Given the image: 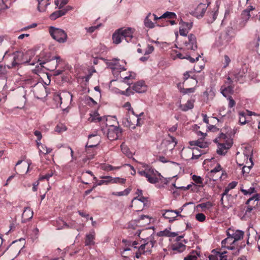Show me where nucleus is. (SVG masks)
Returning <instances> with one entry per match:
<instances>
[{"mask_svg":"<svg viewBox=\"0 0 260 260\" xmlns=\"http://www.w3.org/2000/svg\"><path fill=\"white\" fill-rule=\"evenodd\" d=\"M40 153H42L44 154H46L50 153L52 149L50 148L47 147L45 145L42 144L39 142V144L38 145Z\"/></svg>","mask_w":260,"mask_h":260,"instance_id":"nucleus-35","label":"nucleus"},{"mask_svg":"<svg viewBox=\"0 0 260 260\" xmlns=\"http://www.w3.org/2000/svg\"><path fill=\"white\" fill-rule=\"evenodd\" d=\"M120 168V167H113L111 165L107 164H103L101 166V169L105 171H110L112 170H118Z\"/></svg>","mask_w":260,"mask_h":260,"instance_id":"nucleus-36","label":"nucleus"},{"mask_svg":"<svg viewBox=\"0 0 260 260\" xmlns=\"http://www.w3.org/2000/svg\"><path fill=\"white\" fill-rule=\"evenodd\" d=\"M119 32L121 33L123 39H124L127 42L131 41L133 38V34L134 30L130 27L125 29H119Z\"/></svg>","mask_w":260,"mask_h":260,"instance_id":"nucleus-13","label":"nucleus"},{"mask_svg":"<svg viewBox=\"0 0 260 260\" xmlns=\"http://www.w3.org/2000/svg\"><path fill=\"white\" fill-rule=\"evenodd\" d=\"M244 73L241 74L240 72L234 71L232 74L235 81L237 82L240 81V79L243 77Z\"/></svg>","mask_w":260,"mask_h":260,"instance_id":"nucleus-43","label":"nucleus"},{"mask_svg":"<svg viewBox=\"0 0 260 260\" xmlns=\"http://www.w3.org/2000/svg\"><path fill=\"white\" fill-rule=\"evenodd\" d=\"M200 55H198V57H196V59H194L193 58L191 57L189 54H188V53H187L186 54V57L185 59H187V60H188L190 62L193 63L194 62H195L196 61H198L199 60V58L200 57Z\"/></svg>","mask_w":260,"mask_h":260,"instance_id":"nucleus-58","label":"nucleus"},{"mask_svg":"<svg viewBox=\"0 0 260 260\" xmlns=\"http://www.w3.org/2000/svg\"><path fill=\"white\" fill-rule=\"evenodd\" d=\"M66 14V11L58 10L52 13L49 16L50 19L54 20L57 18L63 16Z\"/></svg>","mask_w":260,"mask_h":260,"instance_id":"nucleus-33","label":"nucleus"},{"mask_svg":"<svg viewBox=\"0 0 260 260\" xmlns=\"http://www.w3.org/2000/svg\"><path fill=\"white\" fill-rule=\"evenodd\" d=\"M230 190V188L226 187L224 190L223 192L222 193V196H223V197H225V198H232L231 194H228V192H229Z\"/></svg>","mask_w":260,"mask_h":260,"instance_id":"nucleus-60","label":"nucleus"},{"mask_svg":"<svg viewBox=\"0 0 260 260\" xmlns=\"http://www.w3.org/2000/svg\"><path fill=\"white\" fill-rule=\"evenodd\" d=\"M231 62V59L228 55H224V60L223 61V68L225 69L226 68Z\"/></svg>","mask_w":260,"mask_h":260,"instance_id":"nucleus-49","label":"nucleus"},{"mask_svg":"<svg viewBox=\"0 0 260 260\" xmlns=\"http://www.w3.org/2000/svg\"><path fill=\"white\" fill-rule=\"evenodd\" d=\"M144 168V170H139L138 173L141 176L145 177L150 183L155 184L158 182L160 174L148 165L145 166Z\"/></svg>","mask_w":260,"mask_h":260,"instance_id":"nucleus-3","label":"nucleus"},{"mask_svg":"<svg viewBox=\"0 0 260 260\" xmlns=\"http://www.w3.org/2000/svg\"><path fill=\"white\" fill-rule=\"evenodd\" d=\"M196 88L194 87L188 88H184L180 87L179 89V91L181 93L183 94H188L190 93H193L195 91Z\"/></svg>","mask_w":260,"mask_h":260,"instance_id":"nucleus-44","label":"nucleus"},{"mask_svg":"<svg viewBox=\"0 0 260 260\" xmlns=\"http://www.w3.org/2000/svg\"><path fill=\"white\" fill-rule=\"evenodd\" d=\"M192 179L196 183L198 184L199 185H203V179L200 176L193 175L192 176Z\"/></svg>","mask_w":260,"mask_h":260,"instance_id":"nucleus-46","label":"nucleus"},{"mask_svg":"<svg viewBox=\"0 0 260 260\" xmlns=\"http://www.w3.org/2000/svg\"><path fill=\"white\" fill-rule=\"evenodd\" d=\"M196 219L200 222H203L206 219V216L203 213H199L196 214Z\"/></svg>","mask_w":260,"mask_h":260,"instance_id":"nucleus-48","label":"nucleus"},{"mask_svg":"<svg viewBox=\"0 0 260 260\" xmlns=\"http://www.w3.org/2000/svg\"><path fill=\"white\" fill-rule=\"evenodd\" d=\"M213 206L212 203L210 202H207L206 203H203L197 205V208H201L203 209V210H205L206 209H209Z\"/></svg>","mask_w":260,"mask_h":260,"instance_id":"nucleus-39","label":"nucleus"},{"mask_svg":"<svg viewBox=\"0 0 260 260\" xmlns=\"http://www.w3.org/2000/svg\"><path fill=\"white\" fill-rule=\"evenodd\" d=\"M251 168V166H249V167H247L245 166H244L242 168V170L243 174L249 173V172L250 171Z\"/></svg>","mask_w":260,"mask_h":260,"instance_id":"nucleus-61","label":"nucleus"},{"mask_svg":"<svg viewBox=\"0 0 260 260\" xmlns=\"http://www.w3.org/2000/svg\"><path fill=\"white\" fill-rule=\"evenodd\" d=\"M238 184V182H236V181H233L231 183H230L228 185V187L229 188H230V189H234V188H235V187L237 186Z\"/></svg>","mask_w":260,"mask_h":260,"instance_id":"nucleus-64","label":"nucleus"},{"mask_svg":"<svg viewBox=\"0 0 260 260\" xmlns=\"http://www.w3.org/2000/svg\"><path fill=\"white\" fill-rule=\"evenodd\" d=\"M172 249L176 252H181L185 250L186 246L179 242L173 244L171 246Z\"/></svg>","mask_w":260,"mask_h":260,"instance_id":"nucleus-24","label":"nucleus"},{"mask_svg":"<svg viewBox=\"0 0 260 260\" xmlns=\"http://www.w3.org/2000/svg\"><path fill=\"white\" fill-rule=\"evenodd\" d=\"M154 51V47L152 45H148L147 49L145 51L144 55H148L151 54Z\"/></svg>","mask_w":260,"mask_h":260,"instance_id":"nucleus-52","label":"nucleus"},{"mask_svg":"<svg viewBox=\"0 0 260 260\" xmlns=\"http://www.w3.org/2000/svg\"><path fill=\"white\" fill-rule=\"evenodd\" d=\"M188 32V30H187L186 28L182 27V28H180L179 29V34L181 36H186Z\"/></svg>","mask_w":260,"mask_h":260,"instance_id":"nucleus-57","label":"nucleus"},{"mask_svg":"<svg viewBox=\"0 0 260 260\" xmlns=\"http://www.w3.org/2000/svg\"><path fill=\"white\" fill-rule=\"evenodd\" d=\"M106 64L109 68L113 70H117L118 71L121 72V71H125L126 70L123 67H121V66L119 64L118 60L116 59L108 60Z\"/></svg>","mask_w":260,"mask_h":260,"instance_id":"nucleus-15","label":"nucleus"},{"mask_svg":"<svg viewBox=\"0 0 260 260\" xmlns=\"http://www.w3.org/2000/svg\"><path fill=\"white\" fill-rule=\"evenodd\" d=\"M108 177H110V176H101L100 178L102 179L98 181V182L93 186V188L98 185H102L103 184L108 185L111 183L110 179H109Z\"/></svg>","mask_w":260,"mask_h":260,"instance_id":"nucleus-31","label":"nucleus"},{"mask_svg":"<svg viewBox=\"0 0 260 260\" xmlns=\"http://www.w3.org/2000/svg\"><path fill=\"white\" fill-rule=\"evenodd\" d=\"M251 15V13H249L247 11L244 10L242 11L241 13V18L243 20L242 23L240 24L242 25V27H244L247 21L250 18Z\"/></svg>","mask_w":260,"mask_h":260,"instance_id":"nucleus-26","label":"nucleus"},{"mask_svg":"<svg viewBox=\"0 0 260 260\" xmlns=\"http://www.w3.org/2000/svg\"><path fill=\"white\" fill-rule=\"evenodd\" d=\"M122 124L124 126L132 129H134L136 127V124L132 121L129 113H127L125 117L122 118Z\"/></svg>","mask_w":260,"mask_h":260,"instance_id":"nucleus-20","label":"nucleus"},{"mask_svg":"<svg viewBox=\"0 0 260 260\" xmlns=\"http://www.w3.org/2000/svg\"><path fill=\"white\" fill-rule=\"evenodd\" d=\"M122 39V36L121 33L119 32V29L115 31L112 35L113 42L114 44H119L121 43Z\"/></svg>","mask_w":260,"mask_h":260,"instance_id":"nucleus-29","label":"nucleus"},{"mask_svg":"<svg viewBox=\"0 0 260 260\" xmlns=\"http://www.w3.org/2000/svg\"><path fill=\"white\" fill-rule=\"evenodd\" d=\"M38 1V9L40 12H44L45 11L46 7L50 3L49 0H37Z\"/></svg>","mask_w":260,"mask_h":260,"instance_id":"nucleus-27","label":"nucleus"},{"mask_svg":"<svg viewBox=\"0 0 260 260\" xmlns=\"http://www.w3.org/2000/svg\"><path fill=\"white\" fill-rule=\"evenodd\" d=\"M182 27L186 28L187 30H189L192 27V22H183L182 24Z\"/></svg>","mask_w":260,"mask_h":260,"instance_id":"nucleus-59","label":"nucleus"},{"mask_svg":"<svg viewBox=\"0 0 260 260\" xmlns=\"http://www.w3.org/2000/svg\"><path fill=\"white\" fill-rule=\"evenodd\" d=\"M234 86L228 85L227 86H222L221 87V92L222 95L226 97L229 94H232L234 91Z\"/></svg>","mask_w":260,"mask_h":260,"instance_id":"nucleus-23","label":"nucleus"},{"mask_svg":"<svg viewBox=\"0 0 260 260\" xmlns=\"http://www.w3.org/2000/svg\"><path fill=\"white\" fill-rule=\"evenodd\" d=\"M155 241L154 240H148V239L145 240V243L140 246V250L144 249L145 253L150 252L151 249L154 246Z\"/></svg>","mask_w":260,"mask_h":260,"instance_id":"nucleus-17","label":"nucleus"},{"mask_svg":"<svg viewBox=\"0 0 260 260\" xmlns=\"http://www.w3.org/2000/svg\"><path fill=\"white\" fill-rule=\"evenodd\" d=\"M49 33L52 38L59 43H64L67 39L66 32L62 29L51 26L49 29Z\"/></svg>","mask_w":260,"mask_h":260,"instance_id":"nucleus-6","label":"nucleus"},{"mask_svg":"<svg viewBox=\"0 0 260 260\" xmlns=\"http://www.w3.org/2000/svg\"><path fill=\"white\" fill-rule=\"evenodd\" d=\"M13 61L11 63V68L16 67L20 64L30 62L28 61L25 55L22 52L16 51L13 54Z\"/></svg>","mask_w":260,"mask_h":260,"instance_id":"nucleus-9","label":"nucleus"},{"mask_svg":"<svg viewBox=\"0 0 260 260\" xmlns=\"http://www.w3.org/2000/svg\"><path fill=\"white\" fill-rule=\"evenodd\" d=\"M33 216V212L29 207H26L22 213V217L24 220H28Z\"/></svg>","mask_w":260,"mask_h":260,"instance_id":"nucleus-25","label":"nucleus"},{"mask_svg":"<svg viewBox=\"0 0 260 260\" xmlns=\"http://www.w3.org/2000/svg\"><path fill=\"white\" fill-rule=\"evenodd\" d=\"M131 191V188H127L124 189L122 191L113 192L112 193V194H113L114 196H127L129 193Z\"/></svg>","mask_w":260,"mask_h":260,"instance_id":"nucleus-41","label":"nucleus"},{"mask_svg":"<svg viewBox=\"0 0 260 260\" xmlns=\"http://www.w3.org/2000/svg\"><path fill=\"white\" fill-rule=\"evenodd\" d=\"M40 64L49 71H54L60 64L63 62V60L59 56H52L48 54L43 60H39Z\"/></svg>","mask_w":260,"mask_h":260,"instance_id":"nucleus-2","label":"nucleus"},{"mask_svg":"<svg viewBox=\"0 0 260 260\" xmlns=\"http://www.w3.org/2000/svg\"><path fill=\"white\" fill-rule=\"evenodd\" d=\"M102 117L98 112L94 111L93 113L90 114V117L88 118V120L90 122H100L102 120Z\"/></svg>","mask_w":260,"mask_h":260,"instance_id":"nucleus-30","label":"nucleus"},{"mask_svg":"<svg viewBox=\"0 0 260 260\" xmlns=\"http://www.w3.org/2000/svg\"><path fill=\"white\" fill-rule=\"evenodd\" d=\"M189 143L190 146H196L201 148H205L208 147V143L203 141V140L201 139L198 140L190 141Z\"/></svg>","mask_w":260,"mask_h":260,"instance_id":"nucleus-22","label":"nucleus"},{"mask_svg":"<svg viewBox=\"0 0 260 260\" xmlns=\"http://www.w3.org/2000/svg\"><path fill=\"white\" fill-rule=\"evenodd\" d=\"M22 166L24 167V169L23 170H21V169H20L19 168H18V170L19 171V174H22V173H26L27 172L28 170H29V164L28 163H25L24 164H23L22 165Z\"/></svg>","mask_w":260,"mask_h":260,"instance_id":"nucleus-50","label":"nucleus"},{"mask_svg":"<svg viewBox=\"0 0 260 260\" xmlns=\"http://www.w3.org/2000/svg\"><path fill=\"white\" fill-rule=\"evenodd\" d=\"M145 252H144V249H143L142 250H140V246L139 247L136 253V257L138 258L140 257L141 254H145Z\"/></svg>","mask_w":260,"mask_h":260,"instance_id":"nucleus-62","label":"nucleus"},{"mask_svg":"<svg viewBox=\"0 0 260 260\" xmlns=\"http://www.w3.org/2000/svg\"><path fill=\"white\" fill-rule=\"evenodd\" d=\"M239 115V122L241 125L246 124L249 121V117L253 115V113L248 110L240 111Z\"/></svg>","mask_w":260,"mask_h":260,"instance_id":"nucleus-14","label":"nucleus"},{"mask_svg":"<svg viewBox=\"0 0 260 260\" xmlns=\"http://www.w3.org/2000/svg\"><path fill=\"white\" fill-rule=\"evenodd\" d=\"M200 256V253L197 251L192 250L187 256L184 257V260H197L198 256Z\"/></svg>","mask_w":260,"mask_h":260,"instance_id":"nucleus-34","label":"nucleus"},{"mask_svg":"<svg viewBox=\"0 0 260 260\" xmlns=\"http://www.w3.org/2000/svg\"><path fill=\"white\" fill-rule=\"evenodd\" d=\"M34 135L36 137H37V145H39V141H40V140L42 139L41 133L39 131H35L34 132Z\"/></svg>","mask_w":260,"mask_h":260,"instance_id":"nucleus-56","label":"nucleus"},{"mask_svg":"<svg viewBox=\"0 0 260 260\" xmlns=\"http://www.w3.org/2000/svg\"><path fill=\"white\" fill-rule=\"evenodd\" d=\"M187 53L184 52V50H183L182 52H176V57L180 59H185Z\"/></svg>","mask_w":260,"mask_h":260,"instance_id":"nucleus-51","label":"nucleus"},{"mask_svg":"<svg viewBox=\"0 0 260 260\" xmlns=\"http://www.w3.org/2000/svg\"><path fill=\"white\" fill-rule=\"evenodd\" d=\"M151 16L150 13H148L145 19H144V25L146 27L152 28L154 27V23L149 19V17Z\"/></svg>","mask_w":260,"mask_h":260,"instance_id":"nucleus-37","label":"nucleus"},{"mask_svg":"<svg viewBox=\"0 0 260 260\" xmlns=\"http://www.w3.org/2000/svg\"><path fill=\"white\" fill-rule=\"evenodd\" d=\"M228 100H229L228 107L230 108L234 107L236 105V102L231 96H230L228 98Z\"/></svg>","mask_w":260,"mask_h":260,"instance_id":"nucleus-53","label":"nucleus"},{"mask_svg":"<svg viewBox=\"0 0 260 260\" xmlns=\"http://www.w3.org/2000/svg\"><path fill=\"white\" fill-rule=\"evenodd\" d=\"M100 25L96 26H92L89 27H86L85 29L88 32L92 33L96 29L99 28Z\"/></svg>","mask_w":260,"mask_h":260,"instance_id":"nucleus-54","label":"nucleus"},{"mask_svg":"<svg viewBox=\"0 0 260 260\" xmlns=\"http://www.w3.org/2000/svg\"><path fill=\"white\" fill-rule=\"evenodd\" d=\"M226 234L228 237L223 240L221 242L222 246H226V242H228V241L231 239H234L232 243H234L236 241L241 240L243 237L244 232L240 230H236L234 231V230L229 229L226 231Z\"/></svg>","mask_w":260,"mask_h":260,"instance_id":"nucleus-5","label":"nucleus"},{"mask_svg":"<svg viewBox=\"0 0 260 260\" xmlns=\"http://www.w3.org/2000/svg\"><path fill=\"white\" fill-rule=\"evenodd\" d=\"M123 107L126 109L128 111L127 113L131 112V113L133 115L135 114V113L133 110V109L131 107V105L129 102H126L124 104Z\"/></svg>","mask_w":260,"mask_h":260,"instance_id":"nucleus-47","label":"nucleus"},{"mask_svg":"<svg viewBox=\"0 0 260 260\" xmlns=\"http://www.w3.org/2000/svg\"><path fill=\"white\" fill-rule=\"evenodd\" d=\"M52 175H53V173H51L50 174L49 173V174H46L45 175H42L40 177V180H43L44 179L48 180V179L49 178H50L52 176Z\"/></svg>","mask_w":260,"mask_h":260,"instance_id":"nucleus-63","label":"nucleus"},{"mask_svg":"<svg viewBox=\"0 0 260 260\" xmlns=\"http://www.w3.org/2000/svg\"><path fill=\"white\" fill-rule=\"evenodd\" d=\"M162 236H166L168 237H175L177 235V234L175 233H171L168 231H165L163 232H161Z\"/></svg>","mask_w":260,"mask_h":260,"instance_id":"nucleus-55","label":"nucleus"},{"mask_svg":"<svg viewBox=\"0 0 260 260\" xmlns=\"http://www.w3.org/2000/svg\"><path fill=\"white\" fill-rule=\"evenodd\" d=\"M133 89L137 92H144L147 90V87L144 81H138L132 86Z\"/></svg>","mask_w":260,"mask_h":260,"instance_id":"nucleus-18","label":"nucleus"},{"mask_svg":"<svg viewBox=\"0 0 260 260\" xmlns=\"http://www.w3.org/2000/svg\"><path fill=\"white\" fill-rule=\"evenodd\" d=\"M178 212H176L173 210H168L162 214L163 217L169 220V222H172L175 220H178Z\"/></svg>","mask_w":260,"mask_h":260,"instance_id":"nucleus-16","label":"nucleus"},{"mask_svg":"<svg viewBox=\"0 0 260 260\" xmlns=\"http://www.w3.org/2000/svg\"><path fill=\"white\" fill-rule=\"evenodd\" d=\"M92 138H95L92 136H89L88 140L85 148V152L86 153L87 157L88 159H92L96 154V153L94 148H95L99 144L98 138H95L96 140L94 144H90L91 143Z\"/></svg>","mask_w":260,"mask_h":260,"instance_id":"nucleus-8","label":"nucleus"},{"mask_svg":"<svg viewBox=\"0 0 260 260\" xmlns=\"http://www.w3.org/2000/svg\"><path fill=\"white\" fill-rule=\"evenodd\" d=\"M184 45L185 49L195 50L197 48L196 36L192 34H189L188 36V40L185 41Z\"/></svg>","mask_w":260,"mask_h":260,"instance_id":"nucleus-11","label":"nucleus"},{"mask_svg":"<svg viewBox=\"0 0 260 260\" xmlns=\"http://www.w3.org/2000/svg\"><path fill=\"white\" fill-rule=\"evenodd\" d=\"M207 7L205 6V5L203 4H200L198 5V6L197 8V12L200 13L201 12V16H203V15L205 14L206 11Z\"/></svg>","mask_w":260,"mask_h":260,"instance_id":"nucleus-42","label":"nucleus"},{"mask_svg":"<svg viewBox=\"0 0 260 260\" xmlns=\"http://www.w3.org/2000/svg\"><path fill=\"white\" fill-rule=\"evenodd\" d=\"M259 200V194H256L252 198H249L246 202V204L248 205L247 209L245 210L244 214V217H251L252 215L254 214L256 210L255 206H253L256 202V205H257Z\"/></svg>","mask_w":260,"mask_h":260,"instance_id":"nucleus-4","label":"nucleus"},{"mask_svg":"<svg viewBox=\"0 0 260 260\" xmlns=\"http://www.w3.org/2000/svg\"><path fill=\"white\" fill-rule=\"evenodd\" d=\"M122 130L119 126L110 125L108 128L107 136L110 141L118 139L122 135Z\"/></svg>","mask_w":260,"mask_h":260,"instance_id":"nucleus-7","label":"nucleus"},{"mask_svg":"<svg viewBox=\"0 0 260 260\" xmlns=\"http://www.w3.org/2000/svg\"><path fill=\"white\" fill-rule=\"evenodd\" d=\"M159 18H169L174 19L176 18V15L175 13L171 12H166L162 15L159 17Z\"/></svg>","mask_w":260,"mask_h":260,"instance_id":"nucleus-40","label":"nucleus"},{"mask_svg":"<svg viewBox=\"0 0 260 260\" xmlns=\"http://www.w3.org/2000/svg\"><path fill=\"white\" fill-rule=\"evenodd\" d=\"M222 170L220 164H218L217 166L211 171L210 172V176L212 177V179L214 181L217 180L218 178V176H215L214 177V175H215L217 173L219 172L220 171Z\"/></svg>","mask_w":260,"mask_h":260,"instance_id":"nucleus-32","label":"nucleus"},{"mask_svg":"<svg viewBox=\"0 0 260 260\" xmlns=\"http://www.w3.org/2000/svg\"><path fill=\"white\" fill-rule=\"evenodd\" d=\"M215 142L218 143L217 153L219 155H224L233 145V140L231 137L223 133L215 139Z\"/></svg>","mask_w":260,"mask_h":260,"instance_id":"nucleus-1","label":"nucleus"},{"mask_svg":"<svg viewBox=\"0 0 260 260\" xmlns=\"http://www.w3.org/2000/svg\"><path fill=\"white\" fill-rule=\"evenodd\" d=\"M95 233L94 231L86 234L85 238V245L88 246H91L95 244Z\"/></svg>","mask_w":260,"mask_h":260,"instance_id":"nucleus-19","label":"nucleus"},{"mask_svg":"<svg viewBox=\"0 0 260 260\" xmlns=\"http://www.w3.org/2000/svg\"><path fill=\"white\" fill-rule=\"evenodd\" d=\"M138 226H145L150 223V218L147 215H141L140 219L136 221Z\"/></svg>","mask_w":260,"mask_h":260,"instance_id":"nucleus-21","label":"nucleus"},{"mask_svg":"<svg viewBox=\"0 0 260 260\" xmlns=\"http://www.w3.org/2000/svg\"><path fill=\"white\" fill-rule=\"evenodd\" d=\"M169 139L164 140L161 144V147L164 148L163 152L165 154L171 152L175 148L177 142L176 139L169 135Z\"/></svg>","mask_w":260,"mask_h":260,"instance_id":"nucleus-10","label":"nucleus"},{"mask_svg":"<svg viewBox=\"0 0 260 260\" xmlns=\"http://www.w3.org/2000/svg\"><path fill=\"white\" fill-rule=\"evenodd\" d=\"M188 153V156H191L190 158L192 159H198L202 154L204 153L203 151L199 150L198 148H193V149L188 148L186 150H183V153L185 154V153Z\"/></svg>","mask_w":260,"mask_h":260,"instance_id":"nucleus-12","label":"nucleus"},{"mask_svg":"<svg viewBox=\"0 0 260 260\" xmlns=\"http://www.w3.org/2000/svg\"><path fill=\"white\" fill-rule=\"evenodd\" d=\"M179 107L182 111H187L193 108V101L188 100L185 104H180Z\"/></svg>","mask_w":260,"mask_h":260,"instance_id":"nucleus-28","label":"nucleus"},{"mask_svg":"<svg viewBox=\"0 0 260 260\" xmlns=\"http://www.w3.org/2000/svg\"><path fill=\"white\" fill-rule=\"evenodd\" d=\"M109 179H110L111 183H119V184H124L126 182V179L119 177L113 178L111 176L108 177Z\"/></svg>","mask_w":260,"mask_h":260,"instance_id":"nucleus-38","label":"nucleus"},{"mask_svg":"<svg viewBox=\"0 0 260 260\" xmlns=\"http://www.w3.org/2000/svg\"><path fill=\"white\" fill-rule=\"evenodd\" d=\"M209 117L207 115H203V121L208 124V128L210 131H213L216 127L214 125L210 124Z\"/></svg>","mask_w":260,"mask_h":260,"instance_id":"nucleus-45","label":"nucleus"}]
</instances>
